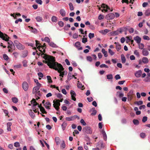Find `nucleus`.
Segmentation results:
<instances>
[{
    "label": "nucleus",
    "mask_w": 150,
    "mask_h": 150,
    "mask_svg": "<svg viewBox=\"0 0 150 150\" xmlns=\"http://www.w3.org/2000/svg\"><path fill=\"white\" fill-rule=\"evenodd\" d=\"M41 55L45 59V60L42 61L43 62L47 64V65L50 68L53 69L57 64V62H55V57L52 56L48 55L43 53L41 54Z\"/></svg>",
    "instance_id": "obj_1"
},
{
    "label": "nucleus",
    "mask_w": 150,
    "mask_h": 150,
    "mask_svg": "<svg viewBox=\"0 0 150 150\" xmlns=\"http://www.w3.org/2000/svg\"><path fill=\"white\" fill-rule=\"evenodd\" d=\"M54 69L56 71H57L58 73H60L59 76L63 77L64 75V72H63L62 71H63L64 69L63 68L62 65L60 64L57 63L56 64V66L53 69Z\"/></svg>",
    "instance_id": "obj_2"
},
{
    "label": "nucleus",
    "mask_w": 150,
    "mask_h": 150,
    "mask_svg": "<svg viewBox=\"0 0 150 150\" xmlns=\"http://www.w3.org/2000/svg\"><path fill=\"white\" fill-rule=\"evenodd\" d=\"M0 38H2L4 40L6 41H8V44L11 46L14 45V44L12 42L11 40H9V39L10 38L8 37L6 34H4L3 33L0 31Z\"/></svg>",
    "instance_id": "obj_3"
},
{
    "label": "nucleus",
    "mask_w": 150,
    "mask_h": 150,
    "mask_svg": "<svg viewBox=\"0 0 150 150\" xmlns=\"http://www.w3.org/2000/svg\"><path fill=\"white\" fill-rule=\"evenodd\" d=\"M83 130L87 134H91L92 130L90 127L86 126L84 127Z\"/></svg>",
    "instance_id": "obj_4"
},
{
    "label": "nucleus",
    "mask_w": 150,
    "mask_h": 150,
    "mask_svg": "<svg viewBox=\"0 0 150 150\" xmlns=\"http://www.w3.org/2000/svg\"><path fill=\"white\" fill-rule=\"evenodd\" d=\"M53 103H54L53 107L57 111H58L59 109V106L60 105V103L57 100L56 101H55L54 100H53Z\"/></svg>",
    "instance_id": "obj_5"
},
{
    "label": "nucleus",
    "mask_w": 150,
    "mask_h": 150,
    "mask_svg": "<svg viewBox=\"0 0 150 150\" xmlns=\"http://www.w3.org/2000/svg\"><path fill=\"white\" fill-rule=\"evenodd\" d=\"M41 84H39V85H37L36 86L34 87L32 93L33 94L35 93L36 92L39 91L40 88L41 87Z\"/></svg>",
    "instance_id": "obj_6"
},
{
    "label": "nucleus",
    "mask_w": 150,
    "mask_h": 150,
    "mask_svg": "<svg viewBox=\"0 0 150 150\" xmlns=\"http://www.w3.org/2000/svg\"><path fill=\"white\" fill-rule=\"evenodd\" d=\"M114 14L112 13H110L107 14L105 17V18L107 20L113 19L115 17Z\"/></svg>",
    "instance_id": "obj_7"
},
{
    "label": "nucleus",
    "mask_w": 150,
    "mask_h": 150,
    "mask_svg": "<svg viewBox=\"0 0 150 150\" xmlns=\"http://www.w3.org/2000/svg\"><path fill=\"white\" fill-rule=\"evenodd\" d=\"M133 92L132 91H130L128 93V100L129 101H131L133 98Z\"/></svg>",
    "instance_id": "obj_8"
},
{
    "label": "nucleus",
    "mask_w": 150,
    "mask_h": 150,
    "mask_svg": "<svg viewBox=\"0 0 150 150\" xmlns=\"http://www.w3.org/2000/svg\"><path fill=\"white\" fill-rule=\"evenodd\" d=\"M28 88V85L26 82L24 81L23 83V88L24 91H27Z\"/></svg>",
    "instance_id": "obj_9"
},
{
    "label": "nucleus",
    "mask_w": 150,
    "mask_h": 150,
    "mask_svg": "<svg viewBox=\"0 0 150 150\" xmlns=\"http://www.w3.org/2000/svg\"><path fill=\"white\" fill-rule=\"evenodd\" d=\"M70 93L71 95V99L74 101H76V98L75 97L76 96V94L75 92L72 90H71V91Z\"/></svg>",
    "instance_id": "obj_10"
},
{
    "label": "nucleus",
    "mask_w": 150,
    "mask_h": 150,
    "mask_svg": "<svg viewBox=\"0 0 150 150\" xmlns=\"http://www.w3.org/2000/svg\"><path fill=\"white\" fill-rule=\"evenodd\" d=\"M102 7L104 9L102 10V11L103 12L104 11L106 12L108 11V9H110V8L107 5L103 4L102 5Z\"/></svg>",
    "instance_id": "obj_11"
},
{
    "label": "nucleus",
    "mask_w": 150,
    "mask_h": 150,
    "mask_svg": "<svg viewBox=\"0 0 150 150\" xmlns=\"http://www.w3.org/2000/svg\"><path fill=\"white\" fill-rule=\"evenodd\" d=\"M134 39L138 44L140 43L141 41V38L139 36H137L134 38Z\"/></svg>",
    "instance_id": "obj_12"
},
{
    "label": "nucleus",
    "mask_w": 150,
    "mask_h": 150,
    "mask_svg": "<svg viewBox=\"0 0 150 150\" xmlns=\"http://www.w3.org/2000/svg\"><path fill=\"white\" fill-rule=\"evenodd\" d=\"M142 75V71L141 70L137 71L135 74V76L137 78L140 77Z\"/></svg>",
    "instance_id": "obj_13"
},
{
    "label": "nucleus",
    "mask_w": 150,
    "mask_h": 150,
    "mask_svg": "<svg viewBox=\"0 0 150 150\" xmlns=\"http://www.w3.org/2000/svg\"><path fill=\"white\" fill-rule=\"evenodd\" d=\"M142 54L144 56H147L149 54L148 51L145 49H143L142 51Z\"/></svg>",
    "instance_id": "obj_14"
},
{
    "label": "nucleus",
    "mask_w": 150,
    "mask_h": 150,
    "mask_svg": "<svg viewBox=\"0 0 150 150\" xmlns=\"http://www.w3.org/2000/svg\"><path fill=\"white\" fill-rule=\"evenodd\" d=\"M142 62L144 64H147L149 62V60L147 57H143L142 59Z\"/></svg>",
    "instance_id": "obj_15"
},
{
    "label": "nucleus",
    "mask_w": 150,
    "mask_h": 150,
    "mask_svg": "<svg viewBox=\"0 0 150 150\" xmlns=\"http://www.w3.org/2000/svg\"><path fill=\"white\" fill-rule=\"evenodd\" d=\"M30 102H31V104H32L33 103V104L32 106L35 107V106L38 105V103L36 102L35 99L34 98H33L30 101Z\"/></svg>",
    "instance_id": "obj_16"
},
{
    "label": "nucleus",
    "mask_w": 150,
    "mask_h": 150,
    "mask_svg": "<svg viewBox=\"0 0 150 150\" xmlns=\"http://www.w3.org/2000/svg\"><path fill=\"white\" fill-rule=\"evenodd\" d=\"M17 49L20 50H23L24 49L25 47L24 46L22 45L20 43H19V45H18L16 47Z\"/></svg>",
    "instance_id": "obj_17"
},
{
    "label": "nucleus",
    "mask_w": 150,
    "mask_h": 150,
    "mask_svg": "<svg viewBox=\"0 0 150 150\" xmlns=\"http://www.w3.org/2000/svg\"><path fill=\"white\" fill-rule=\"evenodd\" d=\"M115 44L116 45V48L117 50V51H119L121 48L120 45L118 42H115Z\"/></svg>",
    "instance_id": "obj_18"
},
{
    "label": "nucleus",
    "mask_w": 150,
    "mask_h": 150,
    "mask_svg": "<svg viewBox=\"0 0 150 150\" xmlns=\"http://www.w3.org/2000/svg\"><path fill=\"white\" fill-rule=\"evenodd\" d=\"M28 113L29 114L31 117L33 118H34L35 117V114L31 110H30L28 111Z\"/></svg>",
    "instance_id": "obj_19"
},
{
    "label": "nucleus",
    "mask_w": 150,
    "mask_h": 150,
    "mask_svg": "<svg viewBox=\"0 0 150 150\" xmlns=\"http://www.w3.org/2000/svg\"><path fill=\"white\" fill-rule=\"evenodd\" d=\"M46 47V44L45 43H44L43 44V46H38V47H37V48L39 50V51H40L41 52H42V50H40L41 48H42V49H43V48L45 47V48Z\"/></svg>",
    "instance_id": "obj_20"
},
{
    "label": "nucleus",
    "mask_w": 150,
    "mask_h": 150,
    "mask_svg": "<svg viewBox=\"0 0 150 150\" xmlns=\"http://www.w3.org/2000/svg\"><path fill=\"white\" fill-rule=\"evenodd\" d=\"M59 12L62 16L64 17L66 16L65 11L63 9H61L60 10Z\"/></svg>",
    "instance_id": "obj_21"
},
{
    "label": "nucleus",
    "mask_w": 150,
    "mask_h": 150,
    "mask_svg": "<svg viewBox=\"0 0 150 150\" xmlns=\"http://www.w3.org/2000/svg\"><path fill=\"white\" fill-rule=\"evenodd\" d=\"M75 116H73L72 117H67L65 119L66 120L68 121H70L71 120H73L74 119H75Z\"/></svg>",
    "instance_id": "obj_22"
},
{
    "label": "nucleus",
    "mask_w": 150,
    "mask_h": 150,
    "mask_svg": "<svg viewBox=\"0 0 150 150\" xmlns=\"http://www.w3.org/2000/svg\"><path fill=\"white\" fill-rule=\"evenodd\" d=\"M91 111H92V112L91 114V115H96L97 113V111L95 110L94 108H93L91 110Z\"/></svg>",
    "instance_id": "obj_23"
},
{
    "label": "nucleus",
    "mask_w": 150,
    "mask_h": 150,
    "mask_svg": "<svg viewBox=\"0 0 150 150\" xmlns=\"http://www.w3.org/2000/svg\"><path fill=\"white\" fill-rule=\"evenodd\" d=\"M144 14L146 16H149L150 15V9L149 8L146 10Z\"/></svg>",
    "instance_id": "obj_24"
},
{
    "label": "nucleus",
    "mask_w": 150,
    "mask_h": 150,
    "mask_svg": "<svg viewBox=\"0 0 150 150\" xmlns=\"http://www.w3.org/2000/svg\"><path fill=\"white\" fill-rule=\"evenodd\" d=\"M67 125V123L65 122H64L62 125V129L63 130L65 129Z\"/></svg>",
    "instance_id": "obj_25"
},
{
    "label": "nucleus",
    "mask_w": 150,
    "mask_h": 150,
    "mask_svg": "<svg viewBox=\"0 0 150 150\" xmlns=\"http://www.w3.org/2000/svg\"><path fill=\"white\" fill-rule=\"evenodd\" d=\"M139 48L141 50H143L144 47V44L142 43H138Z\"/></svg>",
    "instance_id": "obj_26"
},
{
    "label": "nucleus",
    "mask_w": 150,
    "mask_h": 150,
    "mask_svg": "<svg viewBox=\"0 0 150 150\" xmlns=\"http://www.w3.org/2000/svg\"><path fill=\"white\" fill-rule=\"evenodd\" d=\"M102 134L104 139L105 140H106L107 139V136L104 130H103Z\"/></svg>",
    "instance_id": "obj_27"
},
{
    "label": "nucleus",
    "mask_w": 150,
    "mask_h": 150,
    "mask_svg": "<svg viewBox=\"0 0 150 150\" xmlns=\"http://www.w3.org/2000/svg\"><path fill=\"white\" fill-rule=\"evenodd\" d=\"M102 52L104 54V56L105 57H107L108 56L107 52L105 51L104 49H103L102 50Z\"/></svg>",
    "instance_id": "obj_28"
},
{
    "label": "nucleus",
    "mask_w": 150,
    "mask_h": 150,
    "mask_svg": "<svg viewBox=\"0 0 150 150\" xmlns=\"http://www.w3.org/2000/svg\"><path fill=\"white\" fill-rule=\"evenodd\" d=\"M71 27V26L69 24H67L64 27V30H69V28Z\"/></svg>",
    "instance_id": "obj_29"
},
{
    "label": "nucleus",
    "mask_w": 150,
    "mask_h": 150,
    "mask_svg": "<svg viewBox=\"0 0 150 150\" xmlns=\"http://www.w3.org/2000/svg\"><path fill=\"white\" fill-rule=\"evenodd\" d=\"M49 45H50V46H51L52 47H57V45L55 44L53 42H50L49 43Z\"/></svg>",
    "instance_id": "obj_30"
},
{
    "label": "nucleus",
    "mask_w": 150,
    "mask_h": 150,
    "mask_svg": "<svg viewBox=\"0 0 150 150\" xmlns=\"http://www.w3.org/2000/svg\"><path fill=\"white\" fill-rule=\"evenodd\" d=\"M40 111L43 114H47V112L45 110V108L42 107H41L40 109Z\"/></svg>",
    "instance_id": "obj_31"
},
{
    "label": "nucleus",
    "mask_w": 150,
    "mask_h": 150,
    "mask_svg": "<svg viewBox=\"0 0 150 150\" xmlns=\"http://www.w3.org/2000/svg\"><path fill=\"white\" fill-rule=\"evenodd\" d=\"M52 21L53 22H56L57 21V18L55 16H53L52 18Z\"/></svg>",
    "instance_id": "obj_32"
},
{
    "label": "nucleus",
    "mask_w": 150,
    "mask_h": 150,
    "mask_svg": "<svg viewBox=\"0 0 150 150\" xmlns=\"http://www.w3.org/2000/svg\"><path fill=\"white\" fill-rule=\"evenodd\" d=\"M35 18L38 22H41L42 20V17L40 16H37Z\"/></svg>",
    "instance_id": "obj_33"
},
{
    "label": "nucleus",
    "mask_w": 150,
    "mask_h": 150,
    "mask_svg": "<svg viewBox=\"0 0 150 150\" xmlns=\"http://www.w3.org/2000/svg\"><path fill=\"white\" fill-rule=\"evenodd\" d=\"M78 83L77 84V87L79 88H80L81 89L83 90V89H82V88L84 86H82V84L81 83H79V81H78Z\"/></svg>",
    "instance_id": "obj_34"
},
{
    "label": "nucleus",
    "mask_w": 150,
    "mask_h": 150,
    "mask_svg": "<svg viewBox=\"0 0 150 150\" xmlns=\"http://www.w3.org/2000/svg\"><path fill=\"white\" fill-rule=\"evenodd\" d=\"M12 100L13 103H16L18 102V99L16 97H13L12 98Z\"/></svg>",
    "instance_id": "obj_35"
},
{
    "label": "nucleus",
    "mask_w": 150,
    "mask_h": 150,
    "mask_svg": "<svg viewBox=\"0 0 150 150\" xmlns=\"http://www.w3.org/2000/svg\"><path fill=\"white\" fill-rule=\"evenodd\" d=\"M133 123L135 125H138L139 124V121L137 119H134L133 120Z\"/></svg>",
    "instance_id": "obj_36"
},
{
    "label": "nucleus",
    "mask_w": 150,
    "mask_h": 150,
    "mask_svg": "<svg viewBox=\"0 0 150 150\" xmlns=\"http://www.w3.org/2000/svg\"><path fill=\"white\" fill-rule=\"evenodd\" d=\"M55 139L57 145L59 144L60 141L59 138L58 137H56Z\"/></svg>",
    "instance_id": "obj_37"
},
{
    "label": "nucleus",
    "mask_w": 150,
    "mask_h": 150,
    "mask_svg": "<svg viewBox=\"0 0 150 150\" xmlns=\"http://www.w3.org/2000/svg\"><path fill=\"white\" fill-rule=\"evenodd\" d=\"M47 78L48 83H52V82L51 77L50 76H47Z\"/></svg>",
    "instance_id": "obj_38"
},
{
    "label": "nucleus",
    "mask_w": 150,
    "mask_h": 150,
    "mask_svg": "<svg viewBox=\"0 0 150 150\" xmlns=\"http://www.w3.org/2000/svg\"><path fill=\"white\" fill-rule=\"evenodd\" d=\"M121 58L122 63H125L126 62V59L125 57L123 55H122Z\"/></svg>",
    "instance_id": "obj_39"
},
{
    "label": "nucleus",
    "mask_w": 150,
    "mask_h": 150,
    "mask_svg": "<svg viewBox=\"0 0 150 150\" xmlns=\"http://www.w3.org/2000/svg\"><path fill=\"white\" fill-rule=\"evenodd\" d=\"M107 78L108 79H112L113 78L112 75V74L107 75Z\"/></svg>",
    "instance_id": "obj_40"
},
{
    "label": "nucleus",
    "mask_w": 150,
    "mask_h": 150,
    "mask_svg": "<svg viewBox=\"0 0 150 150\" xmlns=\"http://www.w3.org/2000/svg\"><path fill=\"white\" fill-rule=\"evenodd\" d=\"M28 55V52L27 51H24L23 52L22 57H25Z\"/></svg>",
    "instance_id": "obj_41"
},
{
    "label": "nucleus",
    "mask_w": 150,
    "mask_h": 150,
    "mask_svg": "<svg viewBox=\"0 0 150 150\" xmlns=\"http://www.w3.org/2000/svg\"><path fill=\"white\" fill-rule=\"evenodd\" d=\"M70 9L71 11L73 10L74 9V7L72 3H70L69 4Z\"/></svg>",
    "instance_id": "obj_42"
},
{
    "label": "nucleus",
    "mask_w": 150,
    "mask_h": 150,
    "mask_svg": "<svg viewBox=\"0 0 150 150\" xmlns=\"http://www.w3.org/2000/svg\"><path fill=\"white\" fill-rule=\"evenodd\" d=\"M71 73L69 72L68 76H67V80L68 81L70 80L71 79H72V77L71 76Z\"/></svg>",
    "instance_id": "obj_43"
},
{
    "label": "nucleus",
    "mask_w": 150,
    "mask_h": 150,
    "mask_svg": "<svg viewBox=\"0 0 150 150\" xmlns=\"http://www.w3.org/2000/svg\"><path fill=\"white\" fill-rule=\"evenodd\" d=\"M117 93L118 94V96L120 98L123 97L124 96L123 93L120 92H118Z\"/></svg>",
    "instance_id": "obj_44"
},
{
    "label": "nucleus",
    "mask_w": 150,
    "mask_h": 150,
    "mask_svg": "<svg viewBox=\"0 0 150 150\" xmlns=\"http://www.w3.org/2000/svg\"><path fill=\"white\" fill-rule=\"evenodd\" d=\"M88 37L89 38L91 39L94 37V33H90L89 34Z\"/></svg>",
    "instance_id": "obj_45"
},
{
    "label": "nucleus",
    "mask_w": 150,
    "mask_h": 150,
    "mask_svg": "<svg viewBox=\"0 0 150 150\" xmlns=\"http://www.w3.org/2000/svg\"><path fill=\"white\" fill-rule=\"evenodd\" d=\"M65 146L66 145L65 142L64 141H63L62 143L61 144L60 146L63 149L65 148Z\"/></svg>",
    "instance_id": "obj_46"
},
{
    "label": "nucleus",
    "mask_w": 150,
    "mask_h": 150,
    "mask_svg": "<svg viewBox=\"0 0 150 150\" xmlns=\"http://www.w3.org/2000/svg\"><path fill=\"white\" fill-rule=\"evenodd\" d=\"M143 103V102L142 101H136L135 103V104H137L138 105H141Z\"/></svg>",
    "instance_id": "obj_47"
},
{
    "label": "nucleus",
    "mask_w": 150,
    "mask_h": 150,
    "mask_svg": "<svg viewBox=\"0 0 150 150\" xmlns=\"http://www.w3.org/2000/svg\"><path fill=\"white\" fill-rule=\"evenodd\" d=\"M75 45L76 47H80L81 46L80 43L79 42H77L75 43Z\"/></svg>",
    "instance_id": "obj_48"
},
{
    "label": "nucleus",
    "mask_w": 150,
    "mask_h": 150,
    "mask_svg": "<svg viewBox=\"0 0 150 150\" xmlns=\"http://www.w3.org/2000/svg\"><path fill=\"white\" fill-rule=\"evenodd\" d=\"M45 41L47 42L48 43H49L50 42V40L49 38L48 37H46L44 39Z\"/></svg>",
    "instance_id": "obj_49"
},
{
    "label": "nucleus",
    "mask_w": 150,
    "mask_h": 150,
    "mask_svg": "<svg viewBox=\"0 0 150 150\" xmlns=\"http://www.w3.org/2000/svg\"><path fill=\"white\" fill-rule=\"evenodd\" d=\"M58 24L61 27L63 26L64 25V23L62 21H59L58 22Z\"/></svg>",
    "instance_id": "obj_50"
},
{
    "label": "nucleus",
    "mask_w": 150,
    "mask_h": 150,
    "mask_svg": "<svg viewBox=\"0 0 150 150\" xmlns=\"http://www.w3.org/2000/svg\"><path fill=\"white\" fill-rule=\"evenodd\" d=\"M14 146L16 147H19L20 146V144L18 142H16L14 143Z\"/></svg>",
    "instance_id": "obj_51"
},
{
    "label": "nucleus",
    "mask_w": 150,
    "mask_h": 150,
    "mask_svg": "<svg viewBox=\"0 0 150 150\" xmlns=\"http://www.w3.org/2000/svg\"><path fill=\"white\" fill-rule=\"evenodd\" d=\"M144 81L145 82H148L150 81V77L147 76L144 79Z\"/></svg>",
    "instance_id": "obj_52"
},
{
    "label": "nucleus",
    "mask_w": 150,
    "mask_h": 150,
    "mask_svg": "<svg viewBox=\"0 0 150 150\" xmlns=\"http://www.w3.org/2000/svg\"><path fill=\"white\" fill-rule=\"evenodd\" d=\"M31 32L34 33H35L37 32V30L35 28H33L32 27H31Z\"/></svg>",
    "instance_id": "obj_53"
},
{
    "label": "nucleus",
    "mask_w": 150,
    "mask_h": 150,
    "mask_svg": "<svg viewBox=\"0 0 150 150\" xmlns=\"http://www.w3.org/2000/svg\"><path fill=\"white\" fill-rule=\"evenodd\" d=\"M3 57L4 59L6 60H8V56L6 54H4L3 55Z\"/></svg>",
    "instance_id": "obj_54"
},
{
    "label": "nucleus",
    "mask_w": 150,
    "mask_h": 150,
    "mask_svg": "<svg viewBox=\"0 0 150 150\" xmlns=\"http://www.w3.org/2000/svg\"><path fill=\"white\" fill-rule=\"evenodd\" d=\"M3 110L4 113L6 114L5 116H8V117H9V116L8 115V112L6 110L2 109Z\"/></svg>",
    "instance_id": "obj_55"
},
{
    "label": "nucleus",
    "mask_w": 150,
    "mask_h": 150,
    "mask_svg": "<svg viewBox=\"0 0 150 150\" xmlns=\"http://www.w3.org/2000/svg\"><path fill=\"white\" fill-rule=\"evenodd\" d=\"M80 122L83 125L85 126L86 125V123L84 121L83 119H81V120Z\"/></svg>",
    "instance_id": "obj_56"
},
{
    "label": "nucleus",
    "mask_w": 150,
    "mask_h": 150,
    "mask_svg": "<svg viewBox=\"0 0 150 150\" xmlns=\"http://www.w3.org/2000/svg\"><path fill=\"white\" fill-rule=\"evenodd\" d=\"M85 37V36H83V37ZM87 42V39L86 38H83L82 39V42L83 43H85Z\"/></svg>",
    "instance_id": "obj_57"
},
{
    "label": "nucleus",
    "mask_w": 150,
    "mask_h": 150,
    "mask_svg": "<svg viewBox=\"0 0 150 150\" xmlns=\"http://www.w3.org/2000/svg\"><path fill=\"white\" fill-rule=\"evenodd\" d=\"M108 52L111 55H113L115 54L114 52L110 49H108Z\"/></svg>",
    "instance_id": "obj_58"
},
{
    "label": "nucleus",
    "mask_w": 150,
    "mask_h": 150,
    "mask_svg": "<svg viewBox=\"0 0 150 150\" xmlns=\"http://www.w3.org/2000/svg\"><path fill=\"white\" fill-rule=\"evenodd\" d=\"M14 45L17 47L20 43L18 40H15L14 42Z\"/></svg>",
    "instance_id": "obj_59"
},
{
    "label": "nucleus",
    "mask_w": 150,
    "mask_h": 150,
    "mask_svg": "<svg viewBox=\"0 0 150 150\" xmlns=\"http://www.w3.org/2000/svg\"><path fill=\"white\" fill-rule=\"evenodd\" d=\"M140 136L142 138H144L146 137L145 134L144 133H141L140 134Z\"/></svg>",
    "instance_id": "obj_60"
},
{
    "label": "nucleus",
    "mask_w": 150,
    "mask_h": 150,
    "mask_svg": "<svg viewBox=\"0 0 150 150\" xmlns=\"http://www.w3.org/2000/svg\"><path fill=\"white\" fill-rule=\"evenodd\" d=\"M147 120V117L144 116V117L142 119V121L143 122H145Z\"/></svg>",
    "instance_id": "obj_61"
},
{
    "label": "nucleus",
    "mask_w": 150,
    "mask_h": 150,
    "mask_svg": "<svg viewBox=\"0 0 150 150\" xmlns=\"http://www.w3.org/2000/svg\"><path fill=\"white\" fill-rule=\"evenodd\" d=\"M100 68H103V67H105V68H108V67L107 65L104 64H103L100 65Z\"/></svg>",
    "instance_id": "obj_62"
},
{
    "label": "nucleus",
    "mask_w": 150,
    "mask_h": 150,
    "mask_svg": "<svg viewBox=\"0 0 150 150\" xmlns=\"http://www.w3.org/2000/svg\"><path fill=\"white\" fill-rule=\"evenodd\" d=\"M27 61L25 60H23V67H27Z\"/></svg>",
    "instance_id": "obj_63"
},
{
    "label": "nucleus",
    "mask_w": 150,
    "mask_h": 150,
    "mask_svg": "<svg viewBox=\"0 0 150 150\" xmlns=\"http://www.w3.org/2000/svg\"><path fill=\"white\" fill-rule=\"evenodd\" d=\"M143 38L144 40H150L149 37L148 36L146 35L144 36H143Z\"/></svg>",
    "instance_id": "obj_64"
}]
</instances>
